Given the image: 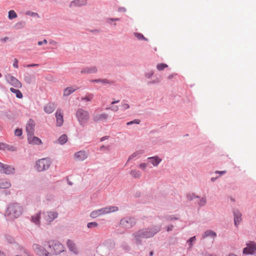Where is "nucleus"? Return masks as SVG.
<instances>
[{
  "mask_svg": "<svg viewBox=\"0 0 256 256\" xmlns=\"http://www.w3.org/2000/svg\"><path fill=\"white\" fill-rule=\"evenodd\" d=\"M207 236H208V230L204 232V234L202 235V238H206Z\"/></svg>",
  "mask_w": 256,
  "mask_h": 256,
  "instance_id": "nucleus-62",
  "label": "nucleus"
},
{
  "mask_svg": "<svg viewBox=\"0 0 256 256\" xmlns=\"http://www.w3.org/2000/svg\"><path fill=\"white\" fill-rule=\"evenodd\" d=\"M156 84V83L154 82V80H149V81L147 82V84L148 85L152 84Z\"/></svg>",
  "mask_w": 256,
  "mask_h": 256,
  "instance_id": "nucleus-63",
  "label": "nucleus"
},
{
  "mask_svg": "<svg viewBox=\"0 0 256 256\" xmlns=\"http://www.w3.org/2000/svg\"><path fill=\"white\" fill-rule=\"evenodd\" d=\"M11 186V184L6 180H0V188H8Z\"/></svg>",
  "mask_w": 256,
  "mask_h": 256,
  "instance_id": "nucleus-22",
  "label": "nucleus"
},
{
  "mask_svg": "<svg viewBox=\"0 0 256 256\" xmlns=\"http://www.w3.org/2000/svg\"><path fill=\"white\" fill-rule=\"evenodd\" d=\"M76 116L80 126H84L89 120V113L82 108H78L76 112Z\"/></svg>",
  "mask_w": 256,
  "mask_h": 256,
  "instance_id": "nucleus-5",
  "label": "nucleus"
},
{
  "mask_svg": "<svg viewBox=\"0 0 256 256\" xmlns=\"http://www.w3.org/2000/svg\"><path fill=\"white\" fill-rule=\"evenodd\" d=\"M76 89H74L72 87H68L64 89V96H68L74 92Z\"/></svg>",
  "mask_w": 256,
  "mask_h": 256,
  "instance_id": "nucleus-27",
  "label": "nucleus"
},
{
  "mask_svg": "<svg viewBox=\"0 0 256 256\" xmlns=\"http://www.w3.org/2000/svg\"><path fill=\"white\" fill-rule=\"evenodd\" d=\"M56 108V105L52 102H49L44 107V110L48 114L52 113Z\"/></svg>",
  "mask_w": 256,
  "mask_h": 256,
  "instance_id": "nucleus-15",
  "label": "nucleus"
},
{
  "mask_svg": "<svg viewBox=\"0 0 256 256\" xmlns=\"http://www.w3.org/2000/svg\"><path fill=\"white\" fill-rule=\"evenodd\" d=\"M6 238L8 242L10 244H13L14 242V239L13 237L10 235L6 236Z\"/></svg>",
  "mask_w": 256,
  "mask_h": 256,
  "instance_id": "nucleus-40",
  "label": "nucleus"
},
{
  "mask_svg": "<svg viewBox=\"0 0 256 256\" xmlns=\"http://www.w3.org/2000/svg\"><path fill=\"white\" fill-rule=\"evenodd\" d=\"M118 210V206H110L108 207H106L92 212L90 214V216L92 218H96L101 214H108L110 212H117Z\"/></svg>",
  "mask_w": 256,
  "mask_h": 256,
  "instance_id": "nucleus-3",
  "label": "nucleus"
},
{
  "mask_svg": "<svg viewBox=\"0 0 256 256\" xmlns=\"http://www.w3.org/2000/svg\"><path fill=\"white\" fill-rule=\"evenodd\" d=\"M100 82H102L103 84H112L114 83L112 81H110L108 80L107 79H101Z\"/></svg>",
  "mask_w": 256,
  "mask_h": 256,
  "instance_id": "nucleus-49",
  "label": "nucleus"
},
{
  "mask_svg": "<svg viewBox=\"0 0 256 256\" xmlns=\"http://www.w3.org/2000/svg\"><path fill=\"white\" fill-rule=\"evenodd\" d=\"M134 36L138 40H144L145 41H148V39L144 36L139 32H134Z\"/></svg>",
  "mask_w": 256,
  "mask_h": 256,
  "instance_id": "nucleus-29",
  "label": "nucleus"
},
{
  "mask_svg": "<svg viewBox=\"0 0 256 256\" xmlns=\"http://www.w3.org/2000/svg\"><path fill=\"white\" fill-rule=\"evenodd\" d=\"M40 212H39L36 214L32 216L31 220L37 225L40 224Z\"/></svg>",
  "mask_w": 256,
  "mask_h": 256,
  "instance_id": "nucleus-23",
  "label": "nucleus"
},
{
  "mask_svg": "<svg viewBox=\"0 0 256 256\" xmlns=\"http://www.w3.org/2000/svg\"><path fill=\"white\" fill-rule=\"evenodd\" d=\"M13 66L15 68H18V60L16 58H14Z\"/></svg>",
  "mask_w": 256,
  "mask_h": 256,
  "instance_id": "nucleus-53",
  "label": "nucleus"
},
{
  "mask_svg": "<svg viewBox=\"0 0 256 256\" xmlns=\"http://www.w3.org/2000/svg\"><path fill=\"white\" fill-rule=\"evenodd\" d=\"M126 10V8L124 7H120L118 8V12H124Z\"/></svg>",
  "mask_w": 256,
  "mask_h": 256,
  "instance_id": "nucleus-54",
  "label": "nucleus"
},
{
  "mask_svg": "<svg viewBox=\"0 0 256 256\" xmlns=\"http://www.w3.org/2000/svg\"><path fill=\"white\" fill-rule=\"evenodd\" d=\"M161 230V226L154 225L146 228H141L132 234L134 242L137 245L142 244V238H148L154 236Z\"/></svg>",
  "mask_w": 256,
  "mask_h": 256,
  "instance_id": "nucleus-1",
  "label": "nucleus"
},
{
  "mask_svg": "<svg viewBox=\"0 0 256 256\" xmlns=\"http://www.w3.org/2000/svg\"><path fill=\"white\" fill-rule=\"evenodd\" d=\"M98 72V68L96 66H86L82 68L80 71L82 74H95Z\"/></svg>",
  "mask_w": 256,
  "mask_h": 256,
  "instance_id": "nucleus-12",
  "label": "nucleus"
},
{
  "mask_svg": "<svg viewBox=\"0 0 256 256\" xmlns=\"http://www.w3.org/2000/svg\"><path fill=\"white\" fill-rule=\"evenodd\" d=\"M6 79L8 82L14 87L16 88H21L22 87V83L16 78L10 74L6 75Z\"/></svg>",
  "mask_w": 256,
  "mask_h": 256,
  "instance_id": "nucleus-7",
  "label": "nucleus"
},
{
  "mask_svg": "<svg viewBox=\"0 0 256 256\" xmlns=\"http://www.w3.org/2000/svg\"><path fill=\"white\" fill-rule=\"evenodd\" d=\"M196 240V236H194L192 238H190L188 241H187V243L188 244V246H189V248H191L192 246H193V244L192 243L194 242Z\"/></svg>",
  "mask_w": 256,
  "mask_h": 256,
  "instance_id": "nucleus-37",
  "label": "nucleus"
},
{
  "mask_svg": "<svg viewBox=\"0 0 256 256\" xmlns=\"http://www.w3.org/2000/svg\"><path fill=\"white\" fill-rule=\"evenodd\" d=\"M66 244L68 247L71 252H72L76 254H78V250L75 246V244L72 242V240H67Z\"/></svg>",
  "mask_w": 256,
  "mask_h": 256,
  "instance_id": "nucleus-19",
  "label": "nucleus"
},
{
  "mask_svg": "<svg viewBox=\"0 0 256 256\" xmlns=\"http://www.w3.org/2000/svg\"><path fill=\"white\" fill-rule=\"evenodd\" d=\"M168 65H167L166 64H157L156 66V68L158 69V70L159 71H161V70H164L165 68H168Z\"/></svg>",
  "mask_w": 256,
  "mask_h": 256,
  "instance_id": "nucleus-34",
  "label": "nucleus"
},
{
  "mask_svg": "<svg viewBox=\"0 0 256 256\" xmlns=\"http://www.w3.org/2000/svg\"><path fill=\"white\" fill-rule=\"evenodd\" d=\"M142 154V152H141L140 151H137L136 152H134L132 154H131L129 156L127 162H128L130 160L133 159L134 158H136V157L138 156L140 154Z\"/></svg>",
  "mask_w": 256,
  "mask_h": 256,
  "instance_id": "nucleus-33",
  "label": "nucleus"
},
{
  "mask_svg": "<svg viewBox=\"0 0 256 256\" xmlns=\"http://www.w3.org/2000/svg\"><path fill=\"white\" fill-rule=\"evenodd\" d=\"M148 160L154 166H158L162 161V159L158 156L149 157L148 158Z\"/></svg>",
  "mask_w": 256,
  "mask_h": 256,
  "instance_id": "nucleus-18",
  "label": "nucleus"
},
{
  "mask_svg": "<svg viewBox=\"0 0 256 256\" xmlns=\"http://www.w3.org/2000/svg\"><path fill=\"white\" fill-rule=\"evenodd\" d=\"M130 174L134 178H139L141 176V172L136 170H132Z\"/></svg>",
  "mask_w": 256,
  "mask_h": 256,
  "instance_id": "nucleus-30",
  "label": "nucleus"
},
{
  "mask_svg": "<svg viewBox=\"0 0 256 256\" xmlns=\"http://www.w3.org/2000/svg\"><path fill=\"white\" fill-rule=\"evenodd\" d=\"M23 208L18 203H12L8 205L5 216L12 220L19 217L22 213Z\"/></svg>",
  "mask_w": 256,
  "mask_h": 256,
  "instance_id": "nucleus-2",
  "label": "nucleus"
},
{
  "mask_svg": "<svg viewBox=\"0 0 256 256\" xmlns=\"http://www.w3.org/2000/svg\"><path fill=\"white\" fill-rule=\"evenodd\" d=\"M90 32H97V33H98L100 32V30L98 29H94V30H91Z\"/></svg>",
  "mask_w": 256,
  "mask_h": 256,
  "instance_id": "nucleus-64",
  "label": "nucleus"
},
{
  "mask_svg": "<svg viewBox=\"0 0 256 256\" xmlns=\"http://www.w3.org/2000/svg\"><path fill=\"white\" fill-rule=\"evenodd\" d=\"M154 71L150 70V72L145 73L144 76L146 78L150 79L154 75Z\"/></svg>",
  "mask_w": 256,
  "mask_h": 256,
  "instance_id": "nucleus-46",
  "label": "nucleus"
},
{
  "mask_svg": "<svg viewBox=\"0 0 256 256\" xmlns=\"http://www.w3.org/2000/svg\"><path fill=\"white\" fill-rule=\"evenodd\" d=\"M8 40V36L4 37L0 39V40L3 42H6Z\"/></svg>",
  "mask_w": 256,
  "mask_h": 256,
  "instance_id": "nucleus-60",
  "label": "nucleus"
},
{
  "mask_svg": "<svg viewBox=\"0 0 256 256\" xmlns=\"http://www.w3.org/2000/svg\"><path fill=\"white\" fill-rule=\"evenodd\" d=\"M196 202H198L199 206H204L206 203V199L205 198H202L200 199V198H197Z\"/></svg>",
  "mask_w": 256,
  "mask_h": 256,
  "instance_id": "nucleus-39",
  "label": "nucleus"
},
{
  "mask_svg": "<svg viewBox=\"0 0 256 256\" xmlns=\"http://www.w3.org/2000/svg\"><path fill=\"white\" fill-rule=\"evenodd\" d=\"M209 237L212 238L213 240H214L216 237V234L214 232L209 230Z\"/></svg>",
  "mask_w": 256,
  "mask_h": 256,
  "instance_id": "nucleus-45",
  "label": "nucleus"
},
{
  "mask_svg": "<svg viewBox=\"0 0 256 256\" xmlns=\"http://www.w3.org/2000/svg\"><path fill=\"white\" fill-rule=\"evenodd\" d=\"M25 24H26L25 22L20 21V22L16 23L14 25V28L16 30L21 29L25 26Z\"/></svg>",
  "mask_w": 256,
  "mask_h": 256,
  "instance_id": "nucleus-28",
  "label": "nucleus"
},
{
  "mask_svg": "<svg viewBox=\"0 0 256 256\" xmlns=\"http://www.w3.org/2000/svg\"><path fill=\"white\" fill-rule=\"evenodd\" d=\"M33 76L30 74L26 73L24 75V80L28 84H30L32 82Z\"/></svg>",
  "mask_w": 256,
  "mask_h": 256,
  "instance_id": "nucleus-25",
  "label": "nucleus"
},
{
  "mask_svg": "<svg viewBox=\"0 0 256 256\" xmlns=\"http://www.w3.org/2000/svg\"><path fill=\"white\" fill-rule=\"evenodd\" d=\"M164 218L166 220L167 222H170V221H172V220H178V218L174 216L173 215L166 216L164 217Z\"/></svg>",
  "mask_w": 256,
  "mask_h": 256,
  "instance_id": "nucleus-36",
  "label": "nucleus"
},
{
  "mask_svg": "<svg viewBox=\"0 0 256 256\" xmlns=\"http://www.w3.org/2000/svg\"><path fill=\"white\" fill-rule=\"evenodd\" d=\"M68 141V136L66 134H64L62 135L58 139V143L61 144H64Z\"/></svg>",
  "mask_w": 256,
  "mask_h": 256,
  "instance_id": "nucleus-26",
  "label": "nucleus"
},
{
  "mask_svg": "<svg viewBox=\"0 0 256 256\" xmlns=\"http://www.w3.org/2000/svg\"><path fill=\"white\" fill-rule=\"evenodd\" d=\"M87 4V0H73L72 1L69 5L70 8L73 7H80L86 5Z\"/></svg>",
  "mask_w": 256,
  "mask_h": 256,
  "instance_id": "nucleus-14",
  "label": "nucleus"
},
{
  "mask_svg": "<svg viewBox=\"0 0 256 256\" xmlns=\"http://www.w3.org/2000/svg\"><path fill=\"white\" fill-rule=\"evenodd\" d=\"M186 198L188 200H192L194 198H198L199 197L197 196H195L194 194L188 193L186 194Z\"/></svg>",
  "mask_w": 256,
  "mask_h": 256,
  "instance_id": "nucleus-35",
  "label": "nucleus"
},
{
  "mask_svg": "<svg viewBox=\"0 0 256 256\" xmlns=\"http://www.w3.org/2000/svg\"><path fill=\"white\" fill-rule=\"evenodd\" d=\"M44 218L48 222H50L58 218V213L56 212L49 211L43 213Z\"/></svg>",
  "mask_w": 256,
  "mask_h": 256,
  "instance_id": "nucleus-10",
  "label": "nucleus"
},
{
  "mask_svg": "<svg viewBox=\"0 0 256 256\" xmlns=\"http://www.w3.org/2000/svg\"><path fill=\"white\" fill-rule=\"evenodd\" d=\"M246 247L243 250L244 254H253L256 252V244L253 242H250L246 244Z\"/></svg>",
  "mask_w": 256,
  "mask_h": 256,
  "instance_id": "nucleus-9",
  "label": "nucleus"
},
{
  "mask_svg": "<svg viewBox=\"0 0 256 256\" xmlns=\"http://www.w3.org/2000/svg\"><path fill=\"white\" fill-rule=\"evenodd\" d=\"M8 18L12 20L17 17L16 13L14 10H10L8 12Z\"/></svg>",
  "mask_w": 256,
  "mask_h": 256,
  "instance_id": "nucleus-32",
  "label": "nucleus"
},
{
  "mask_svg": "<svg viewBox=\"0 0 256 256\" xmlns=\"http://www.w3.org/2000/svg\"><path fill=\"white\" fill-rule=\"evenodd\" d=\"M22 134V130L20 128H16L14 131V134L16 136H20Z\"/></svg>",
  "mask_w": 256,
  "mask_h": 256,
  "instance_id": "nucleus-44",
  "label": "nucleus"
},
{
  "mask_svg": "<svg viewBox=\"0 0 256 256\" xmlns=\"http://www.w3.org/2000/svg\"><path fill=\"white\" fill-rule=\"evenodd\" d=\"M108 117V115L106 114H98L94 116L93 120L96 122H98L100 120H106L107 119Z\"/></svg>",
  "mask_w": 256,
  "mask_h": 256,
  "instance_id": "nucleus-21",
  "label": "nucleus"
},
{
  "mask_svg": "<svg viewBox=\"0 0 256 256\" xmlns=\"http://www.w3.org/2000/svg\"><path fill=\"white\" fill-rule=\"evenodd\" d=\"M8 146V145L4 144V143H0V150H4Z\"/></svg>",
  "mask_w": 256,
  "mask_h": 256,
  "instance_id": "nucleus-50",
  "label": "nucleus"
},
{
  "mask_svg": "<svg viewBox=\"0 0 256 256\" xmlns=\"http://www.w3.org/2000/svg\"><path fill=\"white\" fill-rule=\"evenodd\" d=\"M26 14L28 16H38V14L36 12H32L30 10H28L26 12Z\"/></svg>",
  "mask_w": 256,
  "mask_h": 256,
  "instance_id": "nucleus-47",
  "label": "nucleus"
},
{
  "mask_svg": "<svg viewBox=\"0 0 256 256\" xmlns=\"http://www.w3.org/2000/svg\"><path fill=\"white\" fill-rule=\"evenodd\" d=\"M106 110H110L114 112H117L118 110V108L116 106H112L106 108Z\"/></svg>",
  "mask_w": 256,
  "mask_h": 256,
  "instance_id": "nucleus-48",
  "label": "nucleus"
},
{
  "mask_svg": "<svg viewBox=\"0 0 256 256\" xmlns=\"http://www.w3.org/2000/svg\"><path fill=\"white\" fill-rule=\"evenodd\" d=\"M100 81H101V79L100 78H98V79L92 80H91V82H95V83H98V82H100Z\"/></svg>",
  "mask_w": 256,
  "mask_h": 256,
  "instance_id": "nucleus-59",
  "label": "nucleus"
},
{
  "mask_svg": "<svg viewBox=\"0 0 256 256\" xmlns=\"http://www.w3.org/2000/svg\"><path fill=\"white\" fill-rule=\"evenodd\" d=\"M154 77L156 78L154 80L156 84L159 83L161 81V79L160 78L157 77L156 76H155Z\"/></svg>",
  "mask_w": 256,
  "mask_h": 256,
  "instance_id": "nucleus-57",
  "label": "nucleus"
},
{
  "mask_svg": "<svg viewBox=\"0 0 256 256\" xmlns=\"http://www.w3.org/2000/svg\"><path fill=\"white\" fill-rule=\"evenodd\" d=\"M173 228H174V226L172 224H170L166 227V231L167 232L172 231L173 230Z\"/></svg>",
  "mask_w": 256,
  "mask_h": 256,
  "instance_id": "nucleus-55",
  "label": "nucleus"
},
{
  "mask_svg": "<svg viewBox=\"0 0 256 256\" xmlns=\"http://www.w3.org/2000/svg\"><path fill=\"white\" fill-rule=\"evenodd\" d=\"M234 225L237 226L240 223L242 220V214L238 210H235L234 212Z\"/></svg>",
  "mask_w": 256,
  "mask_h": 256,
  "instance_id": "nucleus-16",
  "label": "nucleus"
},
{
  "mask_svg": "<svg viewBox=\"0 0 256 256\" xmlns=\"http://www.w3.org/2000/svg\"><path fill=\"white\" fill-rule=\"evenodd\" d=\"M136 224V219L133 216H126L120 222V226L124 228L130 229Z\"/></svg>",
  "mask_w": 256,
  "mask_h": 256,
  "instance_id": "nucleus-4",
  "label": "nucleus"
},
{
  "mask_svg": "<svg viewBox=\"0 0 256 256\" xmlns=\"http://www.w3.org/2000/svg\"><path fill=\"white\" fill-rule=\"evenodd\" d=\"M10 91L12 92L15 94L16 95V96L18 98H22L23 95H22V92L20 90L15 89L13 88H10Z\"/></svg>",
  "mask_w": 256,
  "mask_h": 256,
  "instance_id": "nucleus-24",
  "label": "nucleus"
},
{
  "mask_svg": "<svg viewBox=\"0 0 256 256\" xmlns=\"http://www.w3.org/2000/svg\"><path fill=\"white\" fill-rule=\"evenodd\" d=\"M47 42H48L47 40L46 39H44L42 41L38 42V46H42L44 44H47Z\"/></svg>",
  "mask_w": 256,
  "mask_h": 256,
  "instance_id": "nucleus-51",
  "label": "nucleus"
},
{
  "mask_svg": "<svg viewBox=\"0 0 256 256\" xmlns=\"http://www.w3.org/2000/svg\"><path fill=\"white\" fill-rule=\"evenodd\" d=\"M39 66V64H28L26 66L28 68H30V67H34V66Z\"/></svg>",
  "mask_w": 256,
  "mask_h": 256,
  "instance_id": "nucleus-58",
  "label": "nucleus"
},
{
  "mask_svg": "<svg viewBox=\"0 0 256 256\" xmlns=\"http://www.w3.org/2000/svg\"><path fill=\"white\" fill-rule=\"evenodd\" d=\"M98 226V224L96 222H90L87 224L88 228H90L96 227Z\"/></svg>",
  "mask_w": 256,
  "mask_h": 256,
  "instance_id": "nucleus-43",
  "label": "nucleus"
},
{
  "mask_svg": "<svg viewBox=\"0 0 256 256\" xmlns=\"http://www.w3.org/2000/svg\"><path fill=\"white\" fill-rule=\"evenodd\" d=\"M51 164V162L48 158L38 160L36 162L35 168L38 172H43L48 170Z\"/></svg>",
  "mask_w": 256,
  "mask_h": 256,
  "instance_id": "nucleus-6",
  "label": "nucleus"
},
{
  "mask_svg": "<svg viewBox=\"0 0 256 256\" xmlns=\"http://www.w3.org/2000/svg\"><path fill=\"white\" fill-rule=\"evenodd\" d=\"M122 106L124 110H127L130 108V106L128 104H123Z\"/></svg>",
  "mask_w": 256,
  "mask_h": 256,
  "instance_id": "nucleus-52",
  "label": "nucleus"
},
{
  "mask_svg": "<svg viewBox=\"0 0 256 256\" xmlns=\"http://www.w3.org/2000/svg\"><path fill=\"white\" fill-rule=\"evenodd\" d=\"M120 19L119 18H108L106 20V22L109 24H112V22L119 21Z\"/></svg>",
  "mask_w": 256,
  "mask_h": 256,
  "instance_id": "nucleus-42",
  "label": "nucleus"
},
{
  "mask_svg": "<svg viewBox=\"0 0 256 256\" xmlns=\"http://www.w3.org/2000/svg\"><path fill=\"white\" fill-rule=\"evenodd\" d=\"M34 126L35 124L34 121L32 119H30L26 126V131L27 132L28 137V136H32V135L34 134Z\"/></svg>",
  "mask_w": 256,
  "mask_h": 256,
  "instance_id": "nucleus-11",
  "label": "nucleus"
},
{
  "mask_svg": "<svg viewBox=\"0 0 256 256\" xmlns=\"http://www.w3.org/2000/svg\"><path fill=\"white\" fill-rule=\"evenodd\" d=\"M56 126H61L64 122L63 114L61 110L58 109L56 112Z\"/></svg>",
  "mask_w": 256,
  "mask_h": 256,
  "instance_id": "nucleus-13",
  "label": "nucleus"
},
{
  "mask_svg": "<svg viewBox=\"0 0 256 256\" xmlns=\"http://www.w3.org/2000/svg\"><path fill=\"white\" fill-rule=\"evenodd\" d=\"M76 158L80 161H82L87 158V155L84 151H80L75 154Z\"/></svg>",
  "mask_w": 256,
  "mask_h": 256,
  "instance_id": "nucleus-20",
  "label": "nucleus"
},
{
  "mask_svg": "<svg viewBox=\"0 0 256 256\" xmlns=\"http://www.w3.org/2000/svg\"><path fill=\"white\" fill-rule=\"evenodd\" d=\"M14 168L12 166L5 164L0 162V172L6 174L14 173Z\"/></svg>",
  "mask_w": 256,
  "mask_h": 256,
  "instance_id": "nucleus-8",
  "label": "nucleus"
},
{
  "mask_svg": "<svg viewBox=\"0 0 256 256\" xmlns=\"http://www.w3.org/2000/svg\"><path fill=\"white\" fill-rule=\"evenodd\" d=\"M56 44H57V42L54 40H50V44L55 46Z\"/></svg>",
  "mask_w": 256,
  "mask_h": 256,
  "instance_id": "nucleus-61",
  "label": "nucleus"
},
{
  "mask_svg": "<svg viewBox=\"0 0 256 256\" xmlns=\"http://www.w3.org/2000/svg\"><path fill=\"white\" fill-rule=\"evenodd\" d=\"M147 166V164H146V163H142L141 164H140V168H142V170H144L146 168V167Z\"/></svg>",
  "mask_w": 256,
  "mask_h": 256,
  "instance_id": "nucleus-56",
  "label": "nucleus"
},
{
  "mask_svg": "<svg viewBox=\"0 0 256 256\" xmlns=\"http://www.w3.org/2000/svg\"><path fill=\"white\" fill-rule=\"evenodd\" d=\"M94 95L92 94H89L86 95L85 97L82 98V100L90 101L93 98Z\"/></svg>",
  "mask_w": 256,
  "mask_h": 256,
  "instance_id": "nucleus-38",
  "label": "nucleus"
},
{
  "mask_svg": "<svg viewBox=\"0 0 256 256\" xmlns=\"http://www.w3.org/2000/svg\"><path fill=\"white\" fill-rule=\"evenodd\" d=\"M140 122V120L139 119H135L134 120L128 122L126 123V125L130 126L133 124H138Z\"/></svg>",
  "mask_w": 256,
  "mask_h": 256,
  "instance_id": "nucleus-41",
  "label": "nucleus"
},
{
  "mask_svg": "<svg viewBox=\"0 0 256 256\" xmlns=\"http://www.w3.org/2000/svg\"><path fill=\"white\" fill-rule=\"evenodd\" d=\"M28 140L30 144H40L42 143L40 138L36 136H34V135H32V136H28Z\"/></svg>",
  "mask_w": 256,
  "mask_h": 256,
  "instance_id": "nucleus-17",
  "label": "nucleus"
},
{
  "mask_svg": "<svg viewBox=\"0 0 256 256\" xmlns=\"http://www.w3.org/2000/svg\"><path fill=\"white\" fill-rule=\"evenodd\" d=\"M121 247L125 252H128L130 250V248L128 244L125 242H124L122 243Z\"/></svg>",
  "mask_w": 256,
  "mask_h": 256,
  "instance_id": "nucleus-31",
  "label": "nucleus"
}]
</instances>
